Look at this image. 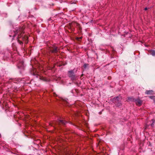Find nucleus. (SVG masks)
Wrapping results in <instances>:
<instances>
[{"instance_id": "nucleus-1", "label": "nucleus", "mask_w": 155, "mask_h": 155, "mask_svg": "<svg viewBox=\"0 0 155 155\" xmlns=\"http://www.w3.org/2000/svg\"><path fill=\"white\" fill-rule=\"evenodd\" d=\"M23 32V31L21 32V34H20V35H19V34L18 35V37L17 39H18V42L21 45L22 44H23L22 42L20 40L21 39H22L23 41H25V42L27 43V40L28 39V37L27 36H26L25 37H24V35H23V34H22V33Z\"/></svg>"}, {"instance_id": "nucleus-2", "label": "nucleus", "mask_w": 155, "mask_h": 155, "mask_svg": "<svg viewBox=\"0 0 155 155\" xmlns=\"http://www.w3.org/2000/svg\"><path fill=\"white\" fill-rule=\"evenodd\" d=\"M69 76L72 80H74L75 79V75L74 74V70H71L68 71Z\"/></svg>"}, {"instance_id": "nucleus-3", "label": "nucleus", "mask_w": 155, "mask_h": 155, "mask_svg": "<svg viewBox=\"0 0 155 155\" xmlns=\"http://www.w3.org/2000/svg\"><path fill=\"white\" fill-rule=\"evenodd\" d=\"M20 31V29H17V30H16L15 31V32L14 31V35H9V36L10 37H13V38H12V40H13L14 39L13 38L15 37V35H16V34L19 33V31Z\"/></svg>"}, {"instance_id": "nucleus-4", "label": "nucleus", "mask_w": 155, "mask_h": 155, "mask_svg": "<svg viewBox=\"0 0 155 155\" xmlns=\"http://www.w3.org/2000/svg\"><path fill=\"white\" fill-rule=\"evenodd\" d=\"M137 105H139V106L140 105L142 104V101L140 99H137L135 101Z\"/></svg>"}, {"instance_id": "nucleus-5", "label": "nucleus", "mask_w": 155, "mask_h": 155, "mask_svg": "<svg viewBox=\"0 0 155 155\" xmlns=\"http://www.w3.org/2000/svg\"><path fill=\"white\" fill-rule=\"evenodd\" d=\"M58 51L57 47H54L51 50V52L53 53H56Z\"/></svg>"}, {"instance_id": "nucleus-6", "label": "nucleus", "mask_w": 155, "mask_h": 155, "mask_svg": "<svg viewBox=\"0 0 155 155\" xmlns=\"http://www.w3.org/2000/svg\"><path fill=\"white\" fill-rule=\"evenodd\" d=\"M153 91L152 90L150 91H146L145 92V94H150L152 93Z\"/></svg>"}, {"instance_id": "nucleus-7", "label": "nucleus", "mask_w": 155, "mask_h": 155, "mask_svg": "<svg viewBox=\"0 0 155 155\" xmlns=\"http://www.w3.org/2000/svg\"><path fill=\"white\" fill-rule=\"evenodd\" d=\"M150 54L153 56H155V51L154 50H151L150 52Z\"/></svg>"}, {"instance_id": "nucleus-8", "label": "nucleus", "mask_w": 155, "mask_h": 155, "mask_svg": "<svg viewBox=\"0 0 155 155\" xmlns=\"http://www.w3.org/2000/svg\"><path fill=\"white\" fill-rule=\"evenodd\" d=\"M60 123H61L64 124H65V122L64 120H59Z\"/></svg>"}, {"instance_id": "nucleus-9", "label": "nucleus", "mask_w": 155, "mask_h": 155, "mask_svg": "<svg viewBox=\"0 0 155 155\" xmlns=\"http://www.w3.org/2000/svg\"><path fill=\"white\" fill-rule=\"evenodd\" d=\"M88 65V64H84L83 65V67L84 68H86Z\"/></svg>"}, {"instance_id": "nucleus-10", "label": "nucleus", "mask_w": 155, "mask_h": 155, "mask_svg": "<svg viewBox=\"0 0 155 155\" xmlns=\"http://www.w3.org/2000/svg\"><path fill=\"white\" fill-rule=\"evenodd\" d=\"M147 9H148V8H147V7H146V8H144V10H147Z\"/></svg>"}, {"instance_id": "nucleus-11", "label": "nucleus", "mask_w": 155, "mask_h": 155, "mask_svg": "<svg viewBox=\"0 0 155 155\" xmlns=\"http://www.w3.org/2000/svg\"><path fill=\"white\" fill-rule=\"evenodd\" d=\"M153 99H155V96L152 97Z\"/></svg>"}, {"instance_id": "nucleus-12", "label": "nucleus", "mask_w": 155, "mask_h": 155, "mask_svg": "<svg viewBox=\"0 0 155 155\" xmlns=\"http://www.w3.org/2000/svg\"><path fill=\"white\" fill-rule=\"evenodd\" d=\"M153 124H151V126H153Z\"/></svg>"}, {"instance_id": "nucleus-13", "label": "nucleus", "mask_w": 155, "mask_h": 155, "mask_svg": "<svg viewBox=\"0 0 155 155\" xmlns=\"http://www.w3.org/2000/svg\"><path fill=\"white\" fill-rule=\"evenodd\" d=\"M118 98V97H116V98Z\"/></svg>"}]
</instances>
